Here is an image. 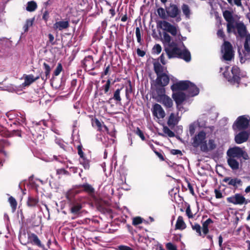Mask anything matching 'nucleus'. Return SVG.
<instances>
[{
    "label": "nucleus",
    "instance_id": "nucleus-1",
    "mask_svg": "<svg viewBox=\"0 0 250 250\" xmlns=\"http://www.w3.org/2000/svg\"><path fill=\"white\" fill-rule=\"evenodd\" d=\"M162 41L165 45V50L168 58H179L184 60L186 62H189L190 61V53L185 48L183 43H182L184 47L183 49L179 48L175 42H171V37L166 32L163 33Z\"/></svg>",
    "mask_w": 250,
    "mask_h": 250
},
{
    "label": "nucleus",
    "instance_id": "nucleus-2",
    "mask_svg": "<svg viewBox=\"0 0 250 250\" xmlns=\"http://www.w3.org/2000/svg\"><path fill=\"white\" fill-rule=\"evenodd\" d=\"M226 70L223 73L224 77H225L231 84H239L241 77H244L245 75H243L240 74L239 68L236 66H234L232 67L231 70V73L228 72L229 67L226 66L225 67Z\"/></svg>",
    "mask_w": 250,
    "mask_h": 250
},
{
    "label": "nucleus",
    "instance_id": "nucleus-3",
    "mask_svg": "<svg viewBox=\"0 0 250 250\" xmlns=\"http://www.w3.org/2000/svg\"><path fill=\"white\" fill-rule=\"evenodd\" d=\"M190 89L193 88L194 91L192 92V95H198L199 92V88L193 83L188 81H181L176 82L171 86L172 91H180L181 90H187L188 88Z\"/></svg>",
    "mask_w": 250,
    "mask_h": 250
},
{
    "label": "nucleus",
    "instance_id": "nucleus-4",
    "mask_svg": "<svg viewBox=\"0 0 250 250\" xmlns=\"http://www.w3.org/2000/svg\"><path fill=\"white\" fill-rule=\"evenodd\" d=\"M207 138L206 133L204 131H201L192 138V145L194 147H199L200 150L207 149Z\"/></svg>",
    "mask_w": 250,
    "mask_h": 250
},
{
    "label": "nucleus",
    "instance_id": "nucleus-5",
    "mask_svg": "<svg viewBox=\"0 0 250 250\" xmlns=\"http://www.w3.org/2000/svg\"><path fill=\"white\" fill-rule=\"evenodd\" d=\"M250 121V117L247 115L239 116L233 125L234 130H241L248 128Z\"/></svg>",
    "mask_w": 250,
    "mask_h": 250
},
{
    "label": "nucleus",
    "instance_id": "nucleus-6",
    "mask_svg": "<svg viewBox=\"0 0 250 250\" xmlns=\"http://www.w3.org/2000/svg\"><path fill=\"white\" fill-rule=\"evenodd\" d=\"M228 155L230 157L240 158L243 157L245 160L249 159L248 154L239 147L229 148L227 152Z\"/></svg>",
    "mask_w": 250,
    "mask_h": 250
},
{
    "label": "nucleus",
    "instance_id": "nucleus-7",
    "mask_svg": "<svg viewBox=\"0 0 250 250\" xmlns=\"http://www.w3.org/2000/svg\"><path fill=\"white\" fill-rule=\"evenodd\" d=\"M223 57L225 60L230 61L233 57V51L231 44L228 42H225L221 48Z\"/></svg>",
    "mask_w": 250,
    "mask_h": 250
},
{
    "label": "nucleus",
    "instance_id": "nucleus-8",
    "mask_svg": "<svg viewBox=\"0 0 250 250\" xmlns=\"http://www.w3.org/2000/svg\"><path fill=\"white\" fill-rule=\"evenodd\" d=\"M227 201L229 203L234 205H246L248 201L243 195L240 193H236L232 196L227 198Z\"/></svg>",
    "mask_w": 250,
    "mask_h": 250
},
{
    "label": "nucleus",
    "instance_id": "nucleus-9",
    "mask_svg": "<svg viewBox=\"0 0 250 250\" xmlns=\"http://www.w3.org/2000/svg\"><path fill=\"white\" fill-rule=\"evenodd\" d=\"M158 25L163 30L170 33L173 36H176L177 34V28L167 21H159Z\"/></svg>",
    "mask_w": 250,
    "mask_h": 250
},
{
    "label": "nucleus",
    "instance_id": "nucleus-10",
    "mask_svg": "<svg viewBox=\"0 0 250 250\" xmlns=\"http://www.w3.org/2000/svg\"><path fill=\"white\" fill-rule=\"evenodd\" d=\"M172 98L177 104V107L180 110L181 104L186 100V96L184 93L181 91H173Z\"/></svg>",
    "mask_w": 250,
    "mask_h": 250
},
{
    "label": "nucleus",
    "instance_id": "nucleus-11",
    "mask_svg": "<svg viewBox=\"0 0 250 250\" xmlns=\"http://www.w3.org/2000/svg\"><path fill=\"white\" fill-rule=\"evenodd\" d=\"M152 114L154 116L158 119H163L165 116V112L161 105L155 104L152 109Z\"/></svg>",
    "mask_w": 250,
    "mask_h": 250
},
{
    "label": "nucleus",
    "instance_id": "nucleus-12",
    "mask_svg": "<svg viewBox=\"0 0 250 250\" xmlns=\"http://www.w3.org/2000/svg\"><path fill=\"white\" fill-rule=\"evenodd\" d=\"M69 26V22L67 20L57 21L54 23L53 29L55 31H62L66 29Z\"/></svg>",
    "mask_w": 250,
    "mask_h": 250
},
{
    "label": "nucleus",
    "instance_id": "nucleus-13",
    "mask_svg": "<svg viewBox=\"0 0 250 250\" xmlns=\"http://www.w3.org/2000/svg\"><path fill=\"white\" fill-rule=\"evenodd\" d=\"M167 15L171 18H176L180 13V10L175 4H171L166 9Z\"/></svg>",
    "mask_w": 250,
    "mask_h": 250
},
{
    "label": "nucleus",
    "instance_id": "nucleus-14",
    "mask_svg": "<svg viewBox=\"0 0 250 250\" xmlns=\"http://www.w3.org/2000/svg\"><path fill=\"white\" fill-rule=\"evenodd\" d=\"M249 134L248 132L243 131L239 132L235 137V141L238 144L246 142L249 138Z\"/></svg>",
    "mask_w": 250,
    "mask_h": 250
},
{
    "label": "nucleus",
    "instance_id": "nucleus-15",
    "mask_svg": "<svg viewBox=\"0 0 250 250\" xmlns=\"http://www.w3.org/2000/svg\"><path fill=\"white\" fill-rule=\"evenodd\" d=\"M157 102L162 104L166 107L170 108L173 105V101L167 95H163L157 99Z\"/></svg>",
    "mask_w": 250,
    "mask_h": 250
},
{
    "label": "nucleus",
    "instance_id": "nucleus-16",
    "mask_svg": "<svg viewBox=\"0 0 250 250\" xmlns=\"http://www.w3.org/2000/svg\"><path fill=\"white\" fill-rule=\"evenodd\" d=\"M157 81L158 84L162 86H165L169 83V78L166 73H164L157 76Z\"/></svg>",
    "mask_w": 250,
    "mask_h": 250
},
{
    "label": "nucleus",
    "instance_id": "nucleus-17",
    "mask_svg": "<svg viewBox=\"0 0 250 250\" xmlns=\"http://www.w3.org/2000/svg\"><path fill=\"white\" fill-rule=\"evenodd\" d=\"M28 243H31L33 244L36 245L40 247H42L41 241L39 239L37 235L34 233L28 234Z\"/></svg>",
    "mask_w": 250,
    "mask_h": 250
},
{
    "label": "nucleus",
    "instance_id": "nucleus-18",
    "mask_svg": "<svg viewBox=\"0 0 250 250\" xmlns=\"http://www.w3.org/2000/svg\"><path fill=\"white\" fill-rule=\"evenodd\" d=\"M180 119V117L178 116V113L176 114L172 113L169 117L167 121V124L169 126H174L178 124Z\"/></svg>",
    "mask_w": 250,
    "mask_h": 250
},
{
    "label": "nucleus",
    "instance_id": "nucleus-19",
    "mask_svg": "<svg viewBox=\"0 0 250 250\" xmlns=\"http://www.w3.org/2000/svg\"><path fill=\"white\" fill-rule=\"evenodd\" d=\"M224 181L228 183L229 185L237 187L238 186L241 185L242 181L238 178L232 179L229 177H226L224 179Z\"/></svg>",
    "mask_w": 250,
    "mask_h": 250
},
{
    "label": "nucleus",
    "instance_id": "nucleus-20",
    "mask_svg": "<svg viewBox=\"0 0 250 250\" xmlns=\"http://www.w3.org/2000/svg\"><path fill=\"white\" fill-rule=\"evenodd\" d=\"M39 78V77H34L32 75H26L24 77V82L22 83V85L24 86H28L35 81L38 80Z\"/></svg>",
    "mask_w": 250,
    "mask_h": 250
},
{
    "label": "nucleus",
    "instance_id": "nucleus-21",
    "mask_svg": "<svg viewBox=\"0 0 250 250\" xmlns=\"http://www.w3.org/2000/svg\"><path fill=\"white\" fill-rule=\"evenodd\" d=\"M154 68L155 73L157 76L166 73L167 71L166 68L161 65V64L158 62H155L154 63Z\"/></svg>",
    "mask_w": 250,
    "mask_h": 250
},
{
    "label": "nucleus",
    "instance_id": "nucleus-22",
    "mask_svg": "<svg viewBox=\"0 0 250 250\" xmlns=\"http://www.w3.org/2000/svg\"><path fill=\"white\" fill-rule=\"evenodd\" d=\"M175 227L178 229H184L186 228V225L184 221L183 217L179 216L178 217Z\"/></svg>",
    "mask_w": 250,
    "mask_h": 250
},
{
    "label": "nucleus",
    "instance_id": "nucleus-23",
    "mask_svg": "<svg viewBox=\"0 0 250 250\" xmlns=\"http://www.w3.org/2000/svg\"><path fill=\"white\" fill-rule=\"evenodd\" d=\"M228 163L229 167L233 170H236L239 168V163L233 157H230L228 159Z\"/></svg>",
    "mask_w": 250,
    "mask_h": 250
},
{
    "label": "nucleus",
    "instance_id": "nucleus-24",
    "mask_svg": "<svg viewBox=\"0 0 250 250\" xmlns=\"http://www.w3.org/2000/svg\"><path fill=\"white\" fill-rule=\"evenodd\" d=\"M213 223V221L210 219H208L202 224V231L204 233V236L208 232V226Z\"/></svg>",
    "mask_w": 250,
    "mask_h": 250
},
{
    "label": "nucleus",
    "instance_id": "nucleus-25",
    "mask_svg": "<svg viewBox=\"0 0 250 250\" xmlns=\"http://www.w3.org/2000/svg\"><path fill=\"white\" fill-rule=\"evenodd\" d=\"M216 147V145L215 140L212 139L208 140V143H207V149L205 150H202L203 152H208L209 151L214 149Z\"/></svg>",
    "mask_w": 250,
    "mask_h": 250
},
{
    "label": "nucleus",
    "instance_id": "nucleus-26",
    "mask_svg": "<svg viewBox=\"0 0 250 250\" xmlns=\"http://www.w3.org/2000/svg\"><path fill=\"white\" fill-rule=\"evenodd\" d=\"M39 200L32 196H29L27 201V205L29 207H34L37 206Z\"/></svg>",
    "mask_w": 250,
    "mask_h": 250
},
{
    "label": "nucleus",
    "instance_id": "nucleus-27",
    "mask_svg": "<svg viewBox=\"0 0 250 250\" xmlns=\"http://www.w3.org/2000/svg\"><path fill=\"white\" fill-rule=\"evenodd\" d=\"M37 8V5L35 1H30L28 2L26 10L29 12L34 11Z\"/></svg>",
    "mask_w": 250,
    "mask_h": 250
},
{
    "label": "nucleus",
    "instance_id": "nucleus-28",
    "mask_svg": "<svg viewBox=\"0 0 250 250\" xmlns=\"http://www.w3.org/2000/svg\"><path fill=\"white\" fill-rule=\"evenodd\" d=\"M238 33L241 37L244 36L246 34V29L245 25L242 23L238 24L237 25Z\"/></svg>",
    "mask_w": 250,
    "mask_h": 250
},
{
    "label": "nucleus",
    "instance_id": "nucleus-29",
    "mask_svg": "<svg viewBox=\"0 0 250 250\" xmlns=\"http://www.w3.org/2000/svg\"><path fill=\"white\" fill-rule=\"evenodd\" d=\"M223 15L224 19L227 22L233 21L232 14L229 11L225 10L223 12Z\"/></svg>",
    "mask_w": 250,
    "mask_h": 250
},
{
    "label": "nucleus",
    "instance_id": "nucleus-30",
    "mask_svg": "<svg viewBox=\"0 0 250 250\" xmlns=\"http://www.w3.org/2000/svg\"><path fill=\"white\" fill-rule=\"evenodd\" d=\"M244 48L247 52H250V34L246 35Z\"/></svg>",
    "mask_w": 250,
    "mask_h": 250
},
{
    "label": "nucleus",
    "instance_id": "nucleus-31",
    "mask_svg": "<svg viewBox=\"0 0 250 250\" xmlns=\"http://www.w3.org/2000/svg\"><path fill=\"white\" fill-rule=\"evenodd\" d=\"M182 9L186 18H189L191 13L189 6L188 5L184 4L182 6Z\"/></svg>",
    "mask_w": 250,
    "mask_h": 250
},
{
    "label": "nucleus",
    "instance_id": "nucleus-32",
    "mask_svg": "<svg viewBox=\"0 0 250 250\" xmlns=\"http://www.w3.org/2000/svg\"><path fill=\"white\" fill-rule=\"evenodd\" d=\"M34 21V18L29 19L26 20L25 24L23 27L24 32H27L30 27L32 26Z\"/></svg>",
    "mask_w": 250,
    "mask_h": 250
},
{
    "label": "nucleus",
    "instance_id": "nucleus-33",
    "mask_svg": "<svg viewBox=\"0 0 250 250\" xmlns=\"http://www.w3.org/2000/svg\"><path fill=\"white\" fill-rule=\"evenodd\" d=\"M8 201L12 208L13 211H15L17 208V203L16 199L12 196H10L8 199Z\"/></svg>",
    "mask_w": 250,
    "mask_h": 250
},
{
    "label": "nucleus",
    "instance_id": "nucleus-34",
    "mask_svg": "<svg viewBox=\"0 0 250 250\" xmlns=\"http://www.w3.org/2000/svg\"><path fill=\"white\" fill-rule=\"evenodd\" d=\"M82 206L80 204L74 205L71 208V212L74 214H77L82 208Z\"/></svg>",
    "mask_w": 250,
    "mask_h": 250
},
{
    "label": "nucleus",
    "instance_id": "nucleus-35",
    "mask_svg": "<svg viewBox=\"0 0 250 250\" xmlns=\"http://www.w3.org/2000/svg\"><path fill=\"white\" fill-rule=\"evenodd\" d=\"M94 124L97 127H98L99 130H102L103 127L106 131L107 132H108V129L107 127L104 125L103 126L102 124L97 119H95Z\"/></svg>",
    "mask_w": 250,
    "mask_h": 250
},
{
    "label": "nucleus",
    "instance_id": "nucleus-36",
    "mask_svg": "<svg viewBox=\"0 0 250 250\" xmlns=\"http://www.w3.org/2000/svg\"><path fill=\"white\" fill-rule=\"evenodd\" d=\"M156 93L157 94V96L156 97V100L157 101V99L160 98L161 96L163 95H166L165 94V89L164 87L158 88L156 89Z\"/></svg>",
    "mask_w": 250,
    "mask_h": 250
},
{
    "label": "nucleus",
    "instance_id": "nucleus-37",
    "mask_svg": "<svg viewBox=\"0 0 250 250\" xmlns=\"http://www.w3.org/2000/svg\"><path fill=\"white\" fill-rule=\"evenodd\" d=\"M121 90V89H117L114 93L113 99L118 102H121V101L120 97Z\"/></svg>",
    "mask_w": 250,
    "mask_h": 250
},
{
    "label": "nucleus",
    "instance_id": "nucleus-38",
    "mask_svg": "<svg viewBox=\"0 0 250 250\" xmlns=\"http://www.w3.org/2000/svg\"><path fill=\"white\" fill-rule=\"evenodd\" d=\"M157 13L159 16L162 19H165L166 18V12L164 8H159L157 9Z\"/></svg>",
    "mask_w": 250,
    "mask_h": 250
},
{
    "label": "nucleus",
    "instance_id": "nucleus-39",
    "mask_svg": "<svg viewBox=\"0 0 250 250\" xmlns=\"http://www.w3.org/2000/svg\"><path fill=\"white\" fill-rule=\"evenodd\" d=\"M164 132L167 134L169 137H173L175 134L168 127L165 126L163 128Z\"/></svg>",
    "mask_w": 250,
    "mask_h": 250
},
{
    "label": "nucleus",
    "instance_id": "nucleus-40",
    "mask_svg": "<svg viewBox=\"0 0 250 250\" xmlns=\"http://www.w3.org/2000/svg\"><path fill=\"white\" fill-rule=\"evenodd\" d=\"M135 34L138 42H139L140 44H142L141 30L139 27H137L136 28Z\"/></svg>",
    "mask_w": 250,
    "mask_h": 250
},
{
    "label": "nucleus",
    "instance_id": "nucleus-41",
    "mask_svg": "<svg viewBox=\"0 0 250 250\" xmlns=\"http://www.w3.org/2000/svg\"><path fill=\"white\" fill-rule=\"evenodd\" d=\"M192 229L196 231L199 235H202L201 227L198 224H194V225H192Z\"/></svg>",
    "mask_w": 250,
    "mask_h": 250
},
{
    "label": "nucleus",
    "instance_id": "nucleus-42",
    "mask_svg": "<svg viewBox=\"0 0 250 250\" xmlns=\"http://www.w3.org/2000/svg\"><path fill=\"white\" fill-rule=\"evenodd\" d=\"M82 187L83 188L84 190L87 192L92 193L94 191V188L89 184H83Z\"/></svg>",
    "mask_w": 250,
    "mask_h": 250
},
{
    "label": "nucleus",
    "instance_id": "nucleus-43",
    "mask_svg": "<svg viewBox=\"0 0 250 250\" xmlns=\"http://www.w3.org/2000/svg\"><path fill=\"white\" fill-rule=\"evenodd\" d=\"M153 52L157 54H159L162 51V48L160 44H155L152 49Z\"/></svg>",
    "mask_w": 250,
    "mask_h": 250
},
{
    "label": "nucleus",
    "instance_id": "nucleus-44",
    "mask_svg": "<svg viewBox=\"0 0 250 250\" xmlns=\"http://www.w3.org/2000/svg\"><path fill=\"white\" fill-rule=\"evenodd\" d=\"M143 222V219L140 217H136L133 219L132 224L136 226Z\"/></svg>",
    "mask_w": 250,
    "mask_h": 250
},
{
    "label": "nucleus",
    "instance_id": "nucleus-45",
    "mask_svg": "<svg viewBox=\"0 0 250 250\" xmlns=\"http://www.w3.org/2000/svg\"><path fill=\"white\" fill-rule=\"evenodd\" d=\"M227 31L228 33H230L234 29V26L233 24V21H230V22H227Z\"/></svg>",
    "mask_w": 250,
    "mask_h": 250
},
{
    "label": "nucleus",
    "instance_id": "nucleus-46",
    "mask_svg": "<svg viewBox=\"0 0 250 250\" xmlns=\"http://www.w3.org/2000/svg\"><path fill=\"white\" fill-rule=\"evenodd\" d=\"M62 70V67L61 63H59L54 71V75L55 76H58Z\"/></svg>",
    "mask_w": 250,
    "mask_h": 250
},
{
    "label": "nucleus",
    "instance_id": "nucleus-47",
    "mask_svg": "<svg viewBox=\"0 0 250 250\" xmlns=\"http://www.w3.org/2000/svg\"><path fill=\"white\" fill-rule=\"evenodd\" d=\"M135 133L137 135H138L143 141H144L145 140V137L144 135L143 132L139 127L137 128V129L135 131Z\"/></svg>",
    "mask_w": 250,
    "mask_h": 250
},
{
    "label": "nucleus",
    "instance_id": "nucleus-48",
    "mask_svg": "<svg viewBox=\"0 0 250 250\" xmlns=\"http://www.w3.org/2000/svg\"><path fill=\"white\" fill-rule=\"evenodd\" d=\"M166 247L168 250H177V247L171 243H168Z\"/></svg>",
    "mask_w": 250,
    "mask_h": 250
},
{
    "label": "nucleus",
    "instance_id": "nucleus-49",
    "mask_svg": "<svg viewBox=\"0 0 250 250\" xmlns=\"http://www.w3.org/2000/svg\"><path fill=\"white\" fill-rule=\"evenodd\" d=\"M118 250H135L125 245H120L118 247Z\"/></svg>",
    "mask_w": 250,
    "mask_h": 250
},
{
    "label": "nucleus",
    "instance_id": "nucleus-50",
    "mask_svg": "<svg viewBox=\"0 0 250 250\" xmlns=\"http://www.w3.org/2000/svg\"><path fill=\"white\" fill-rule=\"evenodd\" d=\"M110 83H111L110 80H108L106 81V84L104 86L105 93H106L108 91L110 86Z\"/></svg>",
    "mask_w": 250,
    "mask_h": 250
},
{
    "label": "nucleus",
    "instance_id": "nucleus-51",
    "mask_svg": "<svg viewBox=\"0 0 250 250\" xmlns=\"http://www.w3.org/2000/svg\"><path fill=\"white\" fill-rule=\"evenodd\" d=\"M214 192L215 194V197L216 198L219 199L223 197L222 193L220 190L215 189L214 190Z\"/></svg>",
    "mask_w": 250,
    "mask_h": 250
},
{
    "label": "nucleus",
    "instance_id": "nucleus-52",
    "mask_svg": "<svg viewBox=\"0 0 250 250\" xmlns=\"http://www.w3.org/2000/svg\"><path fill=\"white\" fill-rule=\"evenodd\" d=\"M186 213L189 218H193V214L191 212L190 207L188 206L186 210Z\"/></svg>",
    "mask_w": 250,
    "mask_h": 250
},
{
    "label": "nucleus",
    "instance_id": "nucleus-53",
    "mask_svg": "<svg viewBox=\"0 0 250 250\" xmlns=\"http://www.w3.org/2000/svg\"><path fill=\"white\" fill-rule=\"evenodd\" d=\"M56 144H57L61 148L64 149L65 146V145L63 142V141H62V140H60V139H56Z\"/></svg>",
    "mask_w": 250,
    "mask_h": 250
},
{
    "label": "nucleus",
    "instance_id": "nucleus-54",
    "mask_svg": "<svg viewBox=\"0 0 250 250\" xmlns=\"http://www.w3.org/2000/svg\"><path fill=\"white\" fill-rule=\"evenodd\" d=\"M195 125L194 124H191L189 126V131L191 135H192L195 132Z\"/></svg>",
    "mask_w": 250,
    "mask_h": 250
},
{
    "label": "nucleus",
    "instance_id": "nucleus-55",
    "mask_svg": "<svg viewBox=\"0 0 250 250\" xmlns=\"http://www.w3.org/2000/svg\"><path fill=\"white\" fill-rule=\"evenodd\" d=\"M137 55L140 57H144L146 54V53L144 51L141 50L139 48L137 49Z\"/></svg>",
    "mask_w": 250,
    "mask_h": 250
},
{
    "label": "nucleus",
    "instance_id": "nucleus-56",
    "mask_svg": "<svg viewBox=\"0 0 250 250\" xmlns=\"http://www.w3.org/2000/svg\"><path fill=\"white\" fill-rule=\"evenodd\" d=\"M241 1L242 0H234V3L238 7L243 8Z\"/></svg>",
    "mask_w": 250,
    "mask_h": 250
},
{
    "label": "nucleus",
    "instance_id": "nucleus-57",
    "mask_svg": "<svg viewBox=\"0 0 250 250\" xmlns=\"http://www.w3.org/2000/svg\"><path fill=\"white\" fill-rule=\"evenodd\" d=\"M217 35L218 37L224 38L225 37V35L222 30L220 29L217 31Z\"/></svg>",
    "mask_w": 250,
    "mask_h": 250
},
{
    "label": "nucleus",
    "instance_id": "nucleus-58",
    "mask_svg": "<svg viewBox=\"0 0 250 250\" xmlns=\"http://www.w3.org/2000/svg\"><path fill=\"white\" fill-rule=\"evenodd\" d=\"M159 59H160V61H161V63H162L163 64H164V65L166 64V61H165V56H164V55L163 54H162L160 56V57Z\"/></svg>",
    "mask_w": 250,
    "mask_h": 250
},
{
    "label": "nucleus",
    "instance_id": "nucleus-59",
    "mask_svg": "<svg viewBox=\"0 0 250 250\" xmlns=\"http://www.w3.org/2000/svg\"><path fill=\"white\" fill-rule=\"evenodd\" d=\"M171 153L174 155L182 154L180 150L177 149H173L171 150Z\"/></svg>",
    "mask_w": 250,
    "mask_h": 250
},
{
    "label": "nucleus",
    "instance_id": "nucleus-60",
    "mask_svg": "<svg viewBox=\"0 0 250 250\" xmlns=\"http://www.w3.org/2000/svg\"><path fill=\"white\" fill-rule=\"evenodd\" d=\"M81 163L83 164V167H84L85 169H88L89 168V165L88 162L84 161L83 162H82V161H81Z\"/></svg>",
    "mask_w": 250,
    "mask_h": 250
},
{
    "label": "nucleus",
    "instance_id": "nucleus-61",
    "mask_svg": "<svg viewBox=\"0 0 250 250\" xmlns=\"http://www.w3.org/2000/svg\"><path fill=\"white\" fill-rule=\"evenodd\" d=\"M48 38H49V42L51 43H52V44H54V43L53 42V41L54 40V37L53 35L51 34H49L48 35Z\"/></svg>",
    "mask_w": 250,
    "mask_h": 250
},
{
    "label": "nucleus",
    "instance_id": "nucleus-62",
    "mask_svg": "<svg viewBox=\"0 0 250 250\" xmlns=\"http://www.w3.org/2000/svg\"><path fill=\"white\" fill-rule=\"evenodd\" d=\"M43 65L45 71H50V67L48 64H47L45 62H44Z\"/></svg>",
    "mask_w": 250,
    "mask_h": 250
},
{
    "label": "nucleus",
    "instance_id": "nucleus-63",
    "mask_svg": "<svg viewBox=\"0 0 250 250\" xmlns=\"http://www.w3.org/2000/svg\"><path fill=\"white\" fill-rule=\"evenodd\" d=\"M187 91L188 93L189 96H195L197 95H192V92L194 91V89L193 88H190V89H189L188 88Z\"/></svg>",
    "mask_w": 250,
    "mask_h": 250
},
{
    "label": "nucleus",
    "instance_id": "nucleus-64",
    "mask_svg": "<svg viewBox=\"0 0 250 250\" xmlns=\"http://www.w3.org/2000/svg\"><path fill=\"white\" fill-rule=\"evenodd\" d=\"M218 242L220 248H221L223 243V238L221 235H220L218 238Z\"/></svg>",
    "mask_w": 250,
    "mask_h": 250
}]
</instances>
